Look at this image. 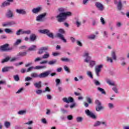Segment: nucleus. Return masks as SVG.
I'll use <instances>...</instances> for the list:
<instances>
[{
    "label": "nucleus",
    "instance_id": "f257e3e1",
    "mask_svg": "<svg viewBox=\"0 0 129 129\" xmlns=\"http://www.w3.org/2000/svg\"><path fill=\"white\" fill-rule=\"evenodd\" d=\"M58 12L60 13L58 15L56 16L58 22L61 23L62 22H64L66 19H67V17H70L72 16V13L71 12H66V9L63 8H60L58 9Z\"/></svg>",
    "mask_w": 129,
    "mask_h": 129
},
{
    "label": "nucleus",
    "instance_id": "f03ea898",
    "mask_svg": "<svg viewBox=\"0 0 129 129\" xmlns=\"http://www.w3.org/2000/svg\"><path fill=\"white\" fill-rule=\"evenodd\" d=\"M50 73H51L50 71H47L40 74H38L37 73H32L31 76L32 78H46L50 75Z\"/></svg>",
    "mask_w": 129,
    "mask_h": 129
},
{
    "label": "nucleus",
    "instance_id": "7ed1b4c3",
    "mask_svg": "<svg viewBox=\"0 0 129 129\" xmlns=\"http://www.w3.org/2000/svg\"><path fill=\"white\" fill-rule=\"evenodd\" d=\"M39 33L41 34H44V35H47L48 37L51 38V39H54V35L50 32V30L48 29H43L39 30Z\"/></svg>",
    "mask_w": 129,
    "mask_h": 129
},
{
    "label": "nucleus",
    "instance_id": "20e7f679",
    "mask_svg": "<svg viewBox=\"0 0 129 129\" xmlns=\"http://www.w3.org/2000/svg\"><path fill=\"white\" fill-rule=\"evenodd\" d=\"M59 33L57 34V36L59 38V39H61L62 41L64 42V43H66L67 42V40L65 38H64V36H63V34H65V31L63 30L62 29H59L58 30Z\"/></svg>",
    "mask_w": 129,
    "mask_h": 129
},
{
    "label": "nucleus",
    "instance_id": "39448f33",
    "mask_svg": "<svg viewBox=\"0 0 129 129\" xmlns=\"http://www.w3.org/2000/svg\"><path fill=\"white\" fill-rule=\"evenodd\" d=\"M82 56L83 58H85L84 62L86 63H89V61L91 59V57L89 56V52L88 51H85Z\"/></svg>",
    "mask_w": 129,
    "mask_h": 129
},
{
    "label": "nucleus",
    "instance_id": "423d86ee",
    "mask_svg": "<svg viewBox=\"0 0 129 129\" xmlns=\"http://www.w3.org/2000/svg\"><path fill=\"white\" fill-rule=\"evenodd\" d=\"M102 68H103V64H102L97 65L95 67V72L98 77H99V73L101 72V69H102Z\"/></svg>",
    "mask_w": 129,
    "mask_h": 129
},
{
    "label": "nucleus",
    "instance_id": "0eeeda50",
    "mask_svg": "<svg viewBox=\"0 0 129 129\" xmlns=\"http://www.w3.org/2000/svg\"><path fill=\"white\" fill-rule=\"evenodd\" d=\"M9 44H6L0 46L1 50L3 51L4 52L7 51H13V47H9Z\"/></svg>",
    "mask_w": 129,
    "mask_h": 129
},
{
    "label": "nucleus",
    "instance_id": "6e6552de",
    "mask_svg": "<svg viewBox=\"0 0 129 129\" xmlns=\"http://www.w3.org/2000/svg\"><path fill=\"white\" fill-rule=\"evenodd\" d=\"M46 13H43L42 14H40L36 17V21L37 22H43L45 21V17L46 16Z\"/></svg>",
    "mask_w": 129,
    "mask_h": 129
},
{
    "label": "nucleus",
    "instance_id": "1a4fd4ad",
    "mask_svg": "<svg viewBox=\"0 0 129 129\" xmlns=\"http://www.w3.org/2000/svg\"><path fill=\"white\" fill-rule=\"evenodd\" d=\"M85 113L89 117L92 118L93 119H96V116L92 111H90L89 109H86L85 110Z\"/></svg>",
    "mask_w": 129,
    "mask_h": 129
},
{
    "label": "nucleus",
    "instance_id": "9d476101",
    "mask_svg": "<svg viewBox=\"0 0 129 129\" xmlns=\"http://www.w3.org/2000/svg\"><path fill=\"white\" fill-rule=\"evenodd\" d=\"M95 7L99 10V11H100V12H102L104 10V6L102 4L99 3V2H96L95 4Z\"/></svg>",
    "mask_w": 129,
    "mask_h": 129
},
{
    "label": "nucleus",
    "instance_id": "9b49d317",
    "mask_svg": "<svg viewBox=\"0 0 129 129\" xmlns=\"http://www.w3.org/2000/svg\"><path fill=\"white\" fill-rule=\"evenodd\" d=\"M114 4L116 5L118 11H121L122 8V4L121 3V1L120 0H114Z\"/></svg>",
    "mask_w": 129,
    "mask_h": 129
},
{
    "label": "nucleus",
    "instance_id": "f8f14e48",
    "mask_svg": "<svg viewBox=\"0 0 129 129\" xmlns=\"http://www.w3.org/2000/svg\"><path fill=\"white\" fill-rule=\"evenodd\" d=\"M62 100L64 102H66V103H72V102H74V99L72 97H69L68 98L67 97L63 98Z\"/></svg>",
    "mask_w": 129,
    "mask_h": 129
},
{
    "label": "nucleus",
    "instance_id": "ddd939ff",
    "mask_svg": "<svg viewBox=\"0 0 129 129\" xmlns=\"http://www.w3.org/2000/svg\"><path fill=\"white\" fill-rule=\"evenodd\" d=\"M14 25H16L15 21H9L2 24L3 27H11V26H14Z\"/></svg>",
    "mask_w": 129,
    "mask_h": 129
},
{
    "label": "nucleus",
    "instance_id": "4468645a",
    "mask_svg": "<svg viewBox=\"0 0 129 129\" xmlns=\"http://www.w3.org/2000/svg\"><path fill=\"white\" fill-rule=\"evenodd\" d=\"M16 12L17 14H19V15H22L23 16L27 15V11L24 9H16Z\"/></svg>",
    "mask_w": 129,
    "mask_h": 129
},
{
    "label": "nucleus",
    "instance_id": "2eb2a0df",
    "mask_svg": "<svg viewBox=\"0 0 129 129\" xmlns=\"http://www.w3.org/2000/svg\"><path fill=\"white\" fill-rule=\"evenodd\" d=\"M48 49L49 47L48 46L42 47L39 49L38 54H39V55H42V54H43L45 51H48Z\"/></svg>",
    "mask_w": 129,
    "mask_h": 129
},
{
    "label": "nucleus",
    "instance_id": "dca6fc26",
    "mask_svg": "<svg viewBox=\"0 0 129 129\" xmlns=\"http://www.w3.org/2000/svg\"><path fill=\"white\" fill-rule=\"evenodd\" d=\"M14 68L13 66L11 67H5L2 69V72L3 73H5V72H8V71H10L11 70H14Z\"/></svg>",
    "mask_w": 129,
    "mask_h": 129
},
{
    "label": "nucleus",
    "instance_id": "f3484780",
    "mask_svg": "<svg viewBox=\"0 0 129 129\" xmlns=\"http://www.w3.org/2000/svg\"><path fill=\"white\" fill-rule=\"evenodd\" d=\"M105 81L109 85H110L111 86H115V82L110 80V79L107 78L105 79Z\"/></svg>",
    "mask_w": 129,
    "mask_h": 129
},
{
    "label": "nucleus",
    "instance_id": "a211bd4d",
    "mask_svg": "<svg viewBox=\"0 0 129 129\" xmlns=\"http://www.w3.org/2000/svg\"><path fill=\"white\" fill-rule=\"evenodd\" d=\"M41 10H42V8L41 7H37L36 8H34L32 12L33 14H38V13H40L41 12Z\"/></svg>",
    "mask_w": 129,
    "mask_h": 129
},
{
    "label": "nucleus",
    "instance_id": "6ab92c4d",
    "mask_svg": "<svg viewBox=\"0 0 129 129\" xmlns=\"http://www.w3.org/2000/svg\"><path fill=\"white\" fill-rule=\"evenodd\" d=\"M34 86L35 88H42V82L41 81L35 83L34 84Z\"/></svg>",
    "mask_w": 129,
    "mask_h": 129
},
{
    "label": "nucleus",
    "instance_id": "aec40b11",
    "mask_svg": "<svg viewBox=\"0 0 129 129\" xmlns=\"http://www.w3.org/2000/svg\"><path fill=\"white\" fill-rule=\"evenodd\" d=\"M14 14L13 13V11H12L11 10H9L6 14V16L7 18H13Z\"/></svg>",
    "mask_w": 129,
    "mask_h": 129
},
{
    "label": "nucleus",
    "instance_id": "412c9836",
    "mask_svg": "<svg viewBox=\"0 0 129 129\" xmlns=\"http://www.w3.org/2000/svg\"><path fill=\"white\" fill-rule=\"evenodd\" d=\"M9 6H11V3L8 1H5L2 3L1 7V8H6V7H9Z\"/></svg>",
    "mask_w": 129,
    "mask_h": 129
},
{
    "label": "nucleus",
    "instance_id": "4be33fe9",
    "mask_svg": "<svg viewBox=\"0 0 129 129\" xmlns=\"http://www.w3.org/2000/svg\"><path fill=\"white\" fill-rule=\"evenodd\" d=\"M11 60V57L9 56H7L5 58L3 59L1 61L2 64H4V63H7V62H9Z\"/></svg>",
    "mask_w": 129,
    "mask_h": 129
},
{
    "label": "nucleus",
    "instance_id": "5701e85b",
    "mask_svg": "<svg viewBox=\"0 0 129 129\" xmlns=\"http://www.w3.org/2000/svg\"><path fill=\"white\" fill-rule=\"evenodd\" d=\"M60 60L62 62H66V63H68L71 61L70 58L65 57L60 58Z\"/></svg>",
    "mask_w": 129,
    "mask_h": 129
},
{
    "label": "nucleus",
    "instance_id": "b1692460",
    "mask_svg": "<svg viewBox=\"0 0 129 129\" xmlns=\"http://www.w3.org/2000/svg\"><path fill=\"white\" fill-rule=\"evenodd\" d=\"M96 38V35L94 34H90L87 36V38L89 40H95Z\"/></svg>",
    "mask_w": 129,
    "mask_h": 129
},
{
    "label": "nucleus",
    "instance_id": "393cba45",
    "mask_svg": "<svg viewBox=\"0 0 129 129\" xmlns=\"http://www.w3.org/2000/svg\"><path fill=\"white\" fill-rule=\"evenodd\" d=\"M37 39V36H36V34H31L30 35V40L32 41V42H34V41H35V40Z\"/></svg>",
    "mask_w": 129,
    "mask_h": 129
},
{
    "label": "nucleus",
    "instance_id": "a878e982",
    "mask_svg": "<svg viewBox=\"0 0 129 129\" xmlns=\"http://www.w3.org/2000/svg\"><path fill=\"white\" fill-rule=\"evenodd\" d=\"M103 108H104V107L101 105H98L96 107V111H100V110L103 109Z\"/></svg>",
    "mask_w": 129,
    "mask_h": 129
},
{
    "label": "nucleus",
    "instance_id": "bb28decb",
    "mask_svg": "<svg viewBox=\"0 0 129 129\" xmlns=\"http://www.w3.org/2000/svg\"><path fill=\"white\" fill-rule=\"evenodd\" d=\"M5 32L6 34H14V31L11 29L6 28L5 29Z\"/></svg>",
    "mask_w": 129,
    "mask_h": 129
},
{
    "label": "nucleus",
    "instance_id": "cd10ccee",
    "mask_svg": "<svg viewBox=\"0 0 129 129\" xmlns=\"http://www.w3.org/2000/svg\"><path fill=\"white\" fill-rule=\"evenodd\" d=\"M27 52H19L17 54L18 57H25V56L27 55Z\"/></svg>",
    "mask_w": 129,
    "mask_h": 129
},
{
    "label": "nucleus",
    "instance_id": "c85d7f7f",
    "mask_svg": "<svg viewBox=\"0 0 129 129\" xmlns=\"http://www.w3.org/2000/svg\"><path fill=\"white\" fill-rule=\"evenodd\" d=\"M111 56L113 60H114L115 61H116V54H115V52L112 51L111 53Z\"/></svg>",
    "mask_w": 129,
    "mask_h": 129
},
{
    "label": "nucleus",
    "instance_id": "c756f323",
    "mask_svg": "<svg viewBox=\"0 0 129 129\" xmlns=\"http://www.w3.org/2000/svg\"><path fill=\"white\" fill-rule=\"evenodd\" d=\"M50 57V53L49 52H46L45 54L42 55V59H48Z\"/></svg>",
    "mask_w": 129,
    "mask_h": 129
},
{
    "label": "nucleus",
    "instance_id": "7c9ffc66",
    "mask_svg": "<svg viewBox=\"0 0 129 129\" xmlns=\"http://www.w3.org/2000/svg\"><path fill=\"white\" fill-rule=\"evenodd\" d=\"M97 90L98 91H99L100 92H101V93L102 94H104L105 95V94H106V93L105 92V91H104V89H103L100 87H98Z\"/></svg>",
    "mask_w": 129,
    "mask_h": 129
},
{
    "label": "nucleus",
    "instance_id": "2f4dec72",
    "mask_svg": "<svg viewBox=\"0 0 129 129\" xmlns=\"http://www.w3.org/2000/svg\"><path fill=\"white\" fill-rule=\"evenodd\" d=\"M89 63H90V66L91 68L95 66V65L96 64V62L93 60H91Z\"/></svg>",
    "mask_w": 129,
    "mask_h": 129
},
{
    "label": "nucleus",
    "instance_id": "473e14b6",
    "mask_svg": "<svg viewBox=\"0 0 129 129\" xmlns=\"http://www.w3.org/2000/svg\"><path fill=\"white\" fill-rule=\"evenodd\" d=\"M36 48H37V46H36L35 45H32L30 47H29L28 50L29 51H35Z\"/></svg>",
    "mask_w": 129,
    "mask_h": 129
},
{
    "label": "nucleus",
    "instance_id": "72a5a7b5",
    "mask_svg": "<svg viewBox=\"0 0 129 129\" xmlns=\"http://www.w3.org/2000/svg\"><path fill=\"white\" fill-rule=\"evenodd\" d=\"M23 29H19L16 32V35L20 36V35H23Z\"/></svg>",
    "mask_w": 129,
    "mask_h": 129
},
{
    "label": "nucleus",
    "instance_id": "f704fd0d",
    "mask_svg": "<svg viewBox=\"0 0 129 129\" xmlns=\"http://www.w3.org/2000/svg\"><path fill=\"white\" fill-rule=\"evenodd\" d=\"M36 93L38 95H41V94H42V93H44V91L42 90L38 89V90H36Z\"/></svg>",
    "mask_w": 129,
    "mask_h": 129
},
{
    "label": "nucleus",
    "instance_id": "c9c22d12",
    "mask_svg": "<svg viewBox=\"0 0 129 129\" xmlns=\"http://www.w3.org/2000/svg\"><path fill=\"white\" fill-rule=\"evenodd\" d=\"M87 75H88L89 77H90V78H91V79H93V75H92V73H91V72L87 71Z\"/></svg>",
    "mask_w": 129,
    "mask_h": 129
},
{
    "label": "nucleus",
    "instance_id": "e433bc0d",
    "mask_svg": "<svg viewBox=\"0 0 129 129\" xmlns=\"http://www.w3.org/2000/svg\"><path fill=\"white\" fill-rule=\"evenodd\" d=\"M26 112L27 111L26 110H22L18 111V113L20 115H23L24 114H26Z\"/></svg>",
    "mask_w": 129,
    "mask_h": 129
},
{
    "label": "nucleus",
    "instance_id": "4c0bfd02",
    "mask_svg": "<svg viewBox=\"0 0 129 129\" xmlns=\"http://www.w3.org/2000/svg\"><path fill=\"white\" fill-rule=\"evenodd\" d=\"M32 33V31L30 30H23V32H22V34H26V35H30Z\"/></svg>",
    "mask_w": 129,
    "mask_h": 129
},
{
    "label": "nucleus",
    "instance_id": "58836bf2",
    "mask_svg": "<svg viewBox=\"0 0 129 129\" xmlns=\"http://www.w3.org/2000/svg\"><path fill=\"white\" fill-rule=\"evenodd\" d=\"M44 68H46V66H36L34 68V69H36L37 70H39L40 69H43Z\"/></svg>",
    "mask_w": 129,
    "mask_h": 129
},
{
    "label": "nucleus",
    "instance_id": "ea45409f",
    "mask_svg": "<svg viewBox=\"0 0 129 129\" xmlns=\"http://www.w3.org/2000/svg\"><path fill=\"white\" fill-rule=\"evenodd\" d=\"M22 43V40L21 39H17L15 43H14L15 46H18V45H19V44H21Z\"/></svg>",
    "mask_w": 129,
    "mask_h": 129
},
{
    "label": "nucleus",
    "instance_id": "a19ab883",
    "mask_svg": "<svg viewBox=\"0 0 129 129\" xmlns=\"http://www.w3.org/2000/svg\"><path fill=\"white\" fill-rule=\"evenodd\" d=\"M101 124V122L100 121H97L94 124V126H99Z\"/></svg>",
    "mask_w": 129,
    "mask_h": 129
},
{
    "label": "nucleus",
    "instance_id": "79ce46f5",
    "mask_svg": "<svg viewBox=\"0 0 129 129\" xmlns=\"http://www.w3.org/2000/svg\"><path fill=\"white\" fill-rule=\"evenodd\" d=\"M4 125L7 128H9V127H10V125H11V123L10 122L6 121L5 122Z\"/></svg>",
    "mask_w": 129,
    "mask_h": 129
},
{
    "label": "nucleus",
    "instance_id": "37998d69",
    "mask_svg": "<svg viewBox=\"0 0 129 129\" xmlns=\"http://www.w3.org/2000/svg\"><path fill=\"white\" fill-rule=\"evenodd\" d=\"M57 62V60L54 59L53 60H51L49 61L48 63L49 65H54V64H55V63Z\"/></svg>",
    "mask_w": 129,
    "mask_h": 129
},
{
    "label": "nucleus",
    "instance_id": "c03bdc74",
    "mask_svg": "<svg viewBox=\"0 0 129 129\" xmlns=\"http://www.w3.org/2000/svg\"><path fill=\"white\" fill-rule=\"evenodd\" d=\"M108 107L110 109H112V108H114V105L112 103H109L108 104Z\"/></svg>",
    "mask_w": 129,
    "mask_h": 129
},
{
    "label": "nucleus",
    "instance_id": "a18cd8bd",
    "mask_svg": "<svg viewBox=\"0 0 129 129\" xmlns=\"http://www.w3.org/2000/svg\"><path fill=\"white\" fill-rule=\"evenodd\" d=\"M100 22L101 23V24L103 26H104V25H105V24H106L105 20H104V18H103V17H101Z\"/></svg>",
    "mask_w": 129,
    "mask_h": 129
},
{
    "label": "nucleus",
    "instance_id": "49530a36",
    "mask_svg": "<svg viewBox=\"0 0 129 129\" xmlns=\"http://www.w3.org/2000/svg\"><path fill=\"white\" fill-rule=\"evenodd\" d=\"M77 122H81L83 120V118L82 117H78L76 118Z\"/></svg>",
    "mask_w": 129,
    "mask_h": 129
},
{
    "label": "nucleus",
    "instance_id": "de8ad7c7",
    "mask_svg": "<svg viewBox=\"0 0 129 129\" xmlns=\"http://www.w3.org/2000/svg\"><path fill=\"white\" fill-rule=\"evenodd\" d=\"M106 59L107 62H110V63L113 62V59H112V58L107 56Z\"/></svg>",
    "mask_w": 129,
    "mask_h": 129
},
{
    "label": "nucleus",
    "instance_id": "09e8293b",
    "mask_svg": "<svg viewBox=\"0 0 129 129\" xmlns=\"http://www.w3.org/2000/svg\"><path fill=\"white\" fill-rule=\"evenodd\" d=\"M55 83H56V86H58V85L60 84L61 81L59 79H55Z\"/></svg>",
    "mask_w": 129,
    "mask_h": 129
},
{
    "label": "nucleus",
    "instance_id": "8fccbe9b",
    "mask_svg": "<svg viewBox=\"0 0 129 129\" xmlns=\"http://www.w3.org/2000/svg\"><path fill=\"white\" fill-rule=\"evenodd\" d=\"M14 78L15 81H19L20 80V77H19V75H18L14 76Z\"/></svg>",
    "mask_w": 129,
    "mask_h": 129
},
{
    "label": "nucleus",
    "instance_id": "3c124183",
    "mask_svg": "<svg viewBox=\"0 0 129 129\" xmlns=\"http://www.w3.org/2000/svg\"><path fill=\"white\" fill-rule=\"evenodd\" d=\"M76 26H77V28H79V27L80 26H81V22H80L78 20L76 21Z\"/></svg>",
    "mask_w": 129,
    "mask_h": 129
},
{
    "label": "nucleus",
    "instance_id": "603ef678",
    "mask_svg": "<svg viewBox=\"0 0 129 129\" xmlns=\"http://www.w3.org/2000/svg\"><path fill=\"white\" fill-rule=\"evenodd\" d=\"M50 91H51V90L50 89V88H49V87H47L43 91V93H45V92H50Z\"/></svg>",
    "mask_w": 129,
    "mask_h": 129
},
{
    "label": "nucleus",
    "instance_id": "864d4df0",
    "mask_svg": "<svg viewBox=\"0 0 129 129\" xmlns=\"http://www.w3.org/2000/svg\"><path fill=\"white\" fill-rule=\"evenodd\" d=\"M94 84L96 86H98L99 85H100V83L98 82V81L95 80H94Z\"/></svg>",
    "mask_w": 129,
    "mask_h": 129
},
{
    "label": "nucleus",
    "instance_id": "5fc2aeb1",
    "mask_svg": "<svg viewBox=\"0 0 129 129\" xmlns=\"http://www.w3.org/2000/svg\"><path fill=\"white\" fill-rule=\"evenodd\" d=\"M63 69L64 70H65V71H66V72H68V73L70 72V71H69V68H68V67H67V66H64Z\"/></svg>",
    "mask_w": 129,
    "mask_h": 129
},
{
    "label": "nucleus",
    "instance_id": "6e6d98bb",
    "mask_svg": "<svg viewBox=\"0 0 129 129\" xmlns=\"http://www.w3.org/2000/svg\"><path fill=\"white\" fill-rule=\"evenodd\" d=\"M77 44L78 46H79L80 47L83 46V44L79 40H77Z\"/></svg>",
    "mask_w": 129,
    "mask_h": 129
},
{
    "label": "nucleus",
    "instance_id": "4d7b16f0",
    "mask_svg": "<svg viewBox=\"0 0 129 129\" xmlns=\"http://www.w3.org/2000/svg\"><path fill=\"white\" fill-rule=\"evenodd\" d=\"M68 120H72L73 119V116L72 115H69L67 116Z\"/></svg>",
    "mask_w": 129,
    "mask_h": 129
},
{
    "label": "nucleus",
    "instance_id": "13d9d810",
    "mask_svg": "<svg viewBox=\"0 0 129 129\" xmlns=\"http://www.w3.org/2000/svg\"><path fill=\"white\" fill-rule=\"evenodd\" d=\"M33 69H35V68H34V67H30L27 69V70L26 71V72H31V71H32Z\"/></svg>",
    "mask_w": 129,
    "mask_h": 129
},
{
    "label": "nucleus",
    "instance_id": "bf43d9fd",
    "mask_svg": "<svg viewBox=\"0 0 129 129\" xmlns=\"http://www.w3.org/2000/svg\"><path fill=\"white\" fill-rule=\"evenodd\" d=\"M32 80V77H26L25 79V81H31Z\"/></svg>",
    "mask_w": 129,
    "mask_h": 129
},
{
    "label": "nucleus",
    "instance_id": "052dcab7",
    "mask_svg": "<svg viewBox=\"0 0 129 129\" xmlns=\"http://www.w3.org/2000/svg\"><path fill=\"white\" fill-rule=\"evenodd\" d=\"M103 36L105 38H107L108 37V34L107 33V32L104 31L103 32Z\"/></svg>",
    "mask_w": 129,
    "mask_h": 129
},
{
    "label": "nucleus",
    "instance_id": "680f3d73",
    "mask_svg": "<svg viewBox=\"0 0 129 129\" xmlns=\"http://www.w3.org/2000/svg\"><path fill=\"white\" fill-rule=\"evenodd\" d=\"M42 57H37L36 58H35V59L34 60V62H39V61H41V60H42Z\"/></svg>",
    "mask_w": 129,
    "mask_h": 129
},
{
    "label": "nucleus",
    "instance_id": "e2e57ef3",
    "mask_svg": "<svg viewBox=\"0 0 129 129\" xmlns=\"http://www.w3.org/2000/svg\"><path fill=\"white\" fill-rule=\"evenodd\" d=\"M119 59L121 62H123V61H124V60H125V57L124 56H121L119 57Z\"/></svg>",
    "mask_w": 129,
    "mask_h": 129
},
{
    "label": "nucleus",
    "instance_id": "0e129e2a",
    "mask_svg": "<svg viewBox=\"0 0 129 129\" xmlns=\"http://www.w3.org/2000/svg\"><path fill=\"white\" fill-rule=\"evenodd\" d=\"M86 100L87 102H88V103H91L92 101H91V98H90V97H87L86 98Z\"/></svg>",
    "mask_w": 129,
    "mask_h": 129
},
{
    "label": "nucleus",
    "instance_id": "69168bd1",
    "mask_svg": "<svg viewBox=\"0 0 129 129\" xmlns=\"http://www.w3.org/2000/svg\"><path fill=\"white\" fill-rule=\"evenodd\" d=\"M17 57H13L12 58L10 59V62H15V61L17 60Z\"/></svg>",
    "mask_w": 129,
    "mask_h": 129
},
{
    "label": "nucleus",
    "instance_id": "338daca9",
    "mask_svg": "<svg viewBox=\"0 0 129 129\" xmlns=\"http://www.w3.org/2000/svg\"><path fill=\"white\" fill-rule=\"evenodd\" d=\"M121 66L122 67H124V66H126V62H125L124 61H122L120 63Z\"/></svg>",
    "mask_w": 129,
    "mask_h": 129
},
{
    "label": "nucleus",
    "instance_id": "774afa93",
    "mask_svg": "<svg viewBox=\"0 0 129 129\" xmlns=\"http://www.w3.org/2000/svg\"><path fill=\"white\" fill-rule=\"evenodd\" d=\"M33 121L31 120V121H29L27 122H26L25 124H28V125H31V124H33Z\"/></svg>",
    "mask_w": 129,
    "mask_h": 129
}]
</instances>
